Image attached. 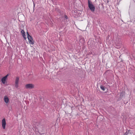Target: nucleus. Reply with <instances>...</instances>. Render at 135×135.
<instances>
[{
	"instance_id": "12",
	"label": "nucleus",
	"mask_w": 135,
	"mask_h": 135,
	"mask_svg": "<svg viewBox=\"0 0 135 135\" xmlns=\"http://www.w3.org/2000/svg\"><path fill=\"white\" fill-rule=\"evenodd\" d=\"M127 132H126V133H125V134L126 135H127L128 134V133H127Z\"/></svg>"
},
{
	"instance_id": "2",
	"label": "nucleus",
	"mask_w": 135,
	"mask_h": 135,
	"mask_svg": "<svg viewBox=\"0 0 135 135\" xmlns=\"http://www.w3.org/2000/svg\"><path fill=\"white\" fill-rule=\"evenodd\" d=\"M40 125L37 123L35 122L33 123V127L36 132H38L39 130L40 129Z\"/></svg>"
},
{
	"instance_id": "9",
	"label": "nucleus",
	"mask_w": 135,
	"mask_h": 135,
	"mask_svg": "<svg viewBox=\"0 0 135 135\" xmlns=\"http://www.w3.org/2000/svg\"><path fill=\"white\" fill-rule=\"evenodd\" d=\"M21 32L23 36V37H25V32L24 31V30H22L21 31Z\"/></svg>"
},
{
	"instance_id": "5",
	"label": "nucleus",
	"mask_w": 135,
	"mask_h": 135,
	"mask_svg": "<svg viewBox=\"0 0 135 135\" xmlns=\"http://www.w3.org/2000/svg\"><path fill=\"white\" fill-rule=\"evenodd\" d=\"M19 81V78L18 77H17L16 78L15 83V87L17 88L18 87V83Z\"/></svg>"
},
{
	"instance_id": "7",
	"label": "nucleus",
	"mask_w": 135,
	"mask_h": 135,
	"mask_svg": "<svg viewBox=\"0 0 135 135\" xmlns=\"http://www.w3.org/2000/svg\"><path fill=\"white\" fill-rule=\"evenodd\" d=\"M2 124L3 128L4 129L6 128V122L5 119H3L2 120Z\"/></svg>"
},
{
	"instance_id": "3",
	"label": "nucleus",
	"mask_w": 135,
	"mask_h": 135,
	"mask_svg": "<svg viewBox=\"0 0 135 135\" xmlns=\"http://www.w3.org/2000/svg\"><path fill=\"white\" fill-rule=\"evenodd\" d=\"M34 85L32 84H27L25 85V88L26 89H32L34 88Z\"/></svg>"
},
{
	"instance_id": "10",
	"label": "nucleus",
	"mask_w": 135,
	"mask_h": 135,
	"mask_svg": "<svg viewBox=\"0 0 135 135\" xmlns=\"http://www.w3.org/2000/svg\"><path fill=\"white\" fill-rule=\"evenodd\" d=\"M100 88L103 91H105V89L104 86L102 85H101L100 86Z\"/></svg>"
},
{
	"instance_id": "6",
	"label": "nucleus",
	"mask_w": 135,
	"mask_h": 135,
	"mask_svg": "<svg viewBox=\"0 0 135 135\" xmlns=\"http://www.w3.org/2000/svg\"><path fill=\"white\" fill-rule=\"evenodd\" d=\"M8 75V74H7L6 76L2 78L1 79V81L3 84H4L6 83V80Z\"/></svg>"
},
{
	"instance_id": "11",
	"label": "nucleus",
	"mask_w": 135,
	"mask_h": 135,
	"mask_svg": "<svg viewBox=\"0 0 135 135\" xmlns=\"http://www.w3.org/2000/svg\"><path fill=\"white\" fill-rule=\"evenodd\" d=\"M124 95V93H121L120 94V97L122 98V97Z\"/></svg>"
},
{
	"instance_id": "1",
	"label": "nucleus",
	"mask_w": 135,
	"mask_h": 135,
	"mask_svg": "<svg viewBox=\"0 0 135 135\" xmlns=\"http://www.w3.org/2000/svg\"><path fill=\"white\" fill-rule=\"evenodd\" d=\"M88 7L91 11L92 12H93L95 11V7L92 2L89 0H88Z\"/></svg>"
},
{
	"instance_id": "4",
	"label": "nucleus",
	"mask_w": 135,
	"mask_h": 135,
	"mask_svg": "<svg viewBox=\"0 0 135 135\" xmlns=\"http://www.w3.org/2000/svg\"><path fill=\"white\" fill-rule=\"evenodd\" d=\"M27 38L29 40V43L31 44L32 45L33 44H34V42L32 37L28 34L27 32Z\"/></svg>"
},
{
	"instance_id": "8",
	"label": "nucleus",
	"mask_w": 135,
	"mask_h": 135,
	"mask_svg": "<svg viewBox=\"0 0 135 135\" xmlns=\"http://www.w3.org/2000/svg\"><path fill=\"white\" fill-rule=\"evenodd\" d=\"M4 100L5 102L6 103H7L8 102L9 99L8 97L7 96H5L4 97Z\"/></svg>"
},
{
	"instance_id": "14",
	"label": "nucleus",
	"mask_w": 135,
	"mask_h": 135,
	"mask_svg": "<svg viewBox=\"0 0 135 135\" xmlns=\"http://www.w3.org/2000/svg\"><path fill=\"white\" fill-rule=\"evenodd\" d=\"M24 38L25 40L26 38L25 37H25H24Z\"/></svg>"
},
{
	"instance_id": "13",
	"label": "nucleus",
	"mask_w": 135,
	"mask_h": 135,
	"mask_svg": "<svg viewBox=\"0 0 135 135\" xmlns=\"http://www.w3.org/2000/svg\"><path fill=\"white\" fill-rule=\"evenodd\" d=\"M65 18H66V19L67 18V17L66 16H65Z\"/></svg>"
},
{
	"instance_id": "15",
	"label": "nucleus",
	"mask_w": 135,
	"mask_h": 135,
	"mask_svg": "<svg viewBox=\"0 0 135 135\" xmlns=\"http://www.w3.org/2000/svg\"><path fill=\"white\" fill-rule=\"evenodd\" d=\"M34 7L35 6V5H34Z\"/></svg>"
}]
</instances>
